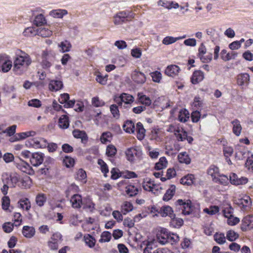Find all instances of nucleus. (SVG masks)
Masks as SVG:
<instances>
[{
	"mask_svg": "<svg viewBox=\"0 0 253 253\" xmlns=\"http://www.w3.org/2000/svg\"><path fill=\"white\" fill-rule=\"evenodd\" d=\"M30 56L21 51V54H17L13 63V71L17 75H22L31 63Z\"/></svg>",
	"mask_w": 253,
	"mask_h": 253,
	"instance_id": "1",
	"label": "nucleus"
},
{
	"mask_svg": "<svg viewBox=\"0 0 253 253\" xmlns=\"http://www.w3.org/2000/svg\"><path fill=\"white\" fill-rule=\"evenodd\" d=\"M134 16V14L130 10L121 11L113 17V22L116 25H122L130 20Z\"/></svg>",
	"mask_w": 253,
	"mask_h": 253,
	"instance_id": "2",
	"label": "nucleus"
},
{
	"mask_svg": "<svg viewBox=\"0 0 253 253\" xmlns=\"http://www.w3.org/2000/svg\"><path fill=\"white\" fill-rule=\"evenodd\" d=\"M41 66L44 69H48L53 64L55 57L53 54L47 51L42 52Z\"/></svg>",
	"mask_w": 253,
	"mask_h": 253,
	"instance_id": "3",
	"label": "nucleus"
},
{
	"mask_svg": "<svg viewBox=\"0 0 253 253\" xmlns=\"http://www.w3.org/2000/svg\"><path fill=\"white\" fill-rule=\"evenodd\" d=\"M21 180L20 176L16 172H11L9 174H6L5 177L3 176V181L10 187H15Z\"/></svg>",
	"mask_w": 253,
	"mask_h": 253,
	"instance_id": "4",
	"label": "nucleus"
},
{
	"mask_svg": "<svg viewBox=\"0 0 253 253\" xmlns=\"http://www.w3.org/2000/svg\"><path fill=\"white\" fill-rule=\"evenodd\" d=\"M62 242V235L57 232L54 233L47 242L49 248L52 251H56L58 249L59 245Z\"/></svg>",
	"mask_w": 253,
	"mask_h": 253,
	"instance_id": "5",
	"label": "nucleus"
},
{
	"mask_svg": "<svg viewBox=\"0 0 253 253\" xmlns=\"http://www.w3.org/2000/svg\"><path fill=\"white\" fill-rule=\"evenodd\" d=\"M126 159L133 162L136 158H139L142 155V151L136 147H130L127 148L125 152Z\"/></svg>",
	"mask_w": 253,
	"mask_h": 253,
	"instance_id": "6",
	"label": "nucleus"
},
{
	"mask_svg": "<svg viewBox=\"0 0 253 253\" xmlns=\"http://www.w3.org/2000/svg\"><path fill=\"white\" fill-rule=\"evenodd\" d=\"M206 52V47L204 43H202L198 48V53L197 55L200 60L203 63H209L212 58V55L211 53H210L207 55H205Z\"/></svg>",
	"mask_w": 253,
	"mask_h": 253,
	"instance_id": "7",
	"label": "nucleus"
},
{
	"mask_svg": "<svg viewBox=\"0 0 253 253\" xmlns=\"http://www.w3.org/2000/svg\"><path fill=\"white\" fill-rule=\"evenodd\" d=\"M175 204L176 206L181 207L180 208L182 210V213L184 215H189L192 212V209L191 206L190 201H188L186 203L182 200L179 199L176 201Z\"/></svg>",
	"mask_w": 253,
	"mask_h": 253,
	"instance_id": "8",
	"label": "nucleus"
},
{
	"mask_svg": "<svg viewBox=\"0 0 253 253\" xmlns=\"http://www.w3.org/2000/svg\"><path fill=\"white\" fill-rule=\"evenodd\" d=\"M44 157V154L41 152L33 153L31 157V164L34 167H38L42 163Z\"/></svg>",
	"mask_w": 253,
	"mask_h": 253,
	"instance_id": "9",
	"label": "nucleus"
},
{
	"mask_svg": "<svg viewBox=\"0 0 253 253\" xmlns=\"http://www.w3.org/2000/svg\"><path fill=\"white\" fill-rule=\"evenodd\" d=\"M180 183L187 185H196L199 183V179L194 175L188 174L181 178Z\"/></svg>",
	"mask_w": 253,
	"mask_h": 253,
	"instance_id": "10",
	"label": "nucleus"
},
{
	"mask_svg": "<svg viewBox=\"0 0 253 253\" xmlns=\"http://www.w3.org/2000/svg\"><path fill=\"white\" fill-rule=\"evenodd\" d=\"M242 222V231H245L253 228V215H249L244 217Z\"/></svg>",
	"mask_w": 253,
	"mask_h": 253,
	"instance_id": "11",
	"label": "nucleus"
},
{
	"mask_svg": "<svg viewBox=\"0 0 253 253\" xmlns=\"http://www.w3.org/2000/svg\"><path fill=\"white\" fill-rule=\"evenodd\" d=\"M132 80L137 84H144L146 80L145 74L137 70H134L131 74Z\"/></svg>",
	"mask_w": 253,
	"mask_h": 253,
	"instance_id": "12",
	"label": "nucleus"
},
{
	"mask_svg": "<svg viewBox=\"0 0 253 253\" xmlns=\"http://www.w3.org/2000/svg\"><path fill=\"white\" fill-rule=\"evenodd\" d=\"M252 202L249 196H245L238 200L237 204L243 211H247L250 208Z\"/></svg>",
	"mask_w": 253,
	"mask_h": 253,
	"instance_id": "13",
	"label": "nucleus"
},
{
	"mask_svg": "<svg viewBox=\"0 0 253 253\" xmlns=\"http://www.w3.org/2000/svg\"><path fill=\"white\" fill-rule=\"evenodd\" d=\"M158 213L162 217L169 216L171 219H174L175 217L172 209L169 206H163L160 209Z\"/></svg>",
	"mask_w": 253,
	"mask_h": 253,
	"instance_id": "14",
	"label": "nucleus"
},
{
	"mask_svg": "<svg viewBox=\"0 0 253 253\" xmlns=\"http://www.w3.org/2000/svg\"><path fill=\"white\" fill-rule=\"evenodd\" d=\"M229 179L231 183L235 185L245 184L248 181L247 178L245 177H239L238 175L234 173H232L230 174Z\"/></svg>",
	"mask_w": 253,
	"mask_h": 253,
	"instance_id": "15",
	"label": "nucleus"
},
{
	"mask_svg": "<svg viewBox=\"0 0 253 253\" xmlns=\"http://www.w3.org/2000/svg\"><path fill=\"white\" fill-rule=\"evenodd\" d=\"M70 202L73 208L80 209L83 204V199L81 195L74 194L71 197Z\"/></svg>",
	"mask_w": 253,
	"mask_h": 253,
	"instance_id": "16",
	"label": "nucleus"
},
{
	"mask_svg": "<svg viewBox=\"0 0 253 253\" xmlns=\"http://www.w3.org/2000/svg\"><path fill=\"white\" fill-rule=\"evenodd\" d=\"M204 79V74L201 70H196L194 71L191 78V82L196 84L201 82Z\"/></svg>",
	"mask_w": 253,
	"mask_h": 253,
	"instance_id": "17",
	"label": "nucleus"
},
{
	"mask_svg": "<svg viewBox=\"0 0 253 253\" xmlns=\"http://www.w3.org/2000/svg\"><path fill=\"white\" fill-rule=\"evenodd\" d=\"M237 53L232 51L230 52H227L226 49H223L220 53L221 58L224 61H228L231 59H234L237 56Z\"/></svg>",
	"mask_w": 253,
	"mask_h": 253,
	"instance_id": "18",
	"label": "nucleus"
},
{
	"mask_svg": "<svg viewBox=\"0 0 253 253\" xmlns=\"http://www.w3.org/2000/svg\"><path fill=\"white\" fill-rule=\"evenodd\" d=\"M63 86L62 82L57 80H51L48 85L49 90L52 91H57L61 89Z\"/></svg>",
	"mask_w": 253,
	"mask_h": 253,
	"instance_id": "19",
	"label": "nucleus"
},
{
	"mask_svg": "<svg viewBox=\"0 0 253 253\" xmlns=\"http://www.w3.org/2000/svg\"><path fill=\"white\" fill-rule=\"evenodd\" d=\"M180 70V68L176 65L168 66L165 70V74L169 77H173L176 76Z\"/></svg>",
	"mask_w": 253,
	"mask_h": 253,
	"instance_id": "20",
	"label": "nucleus"
},
{
	"mask_svg": "<svg viewBox=\"0 0 253 253\" xmlns=\"http://www.w3.org/2000/svg\"><path fill=\"white\" fill-rule=\"evenodd\" d=\"M169 232L166 229L162 230L157 235V241L162 245H165L169 242Z\"/></svg>",
	"mask_w": 253,
	"mask_h": 253,
	"instance_id": "21",
	"label": "nucleus"
},
{
	"mask_svg": "<svg viewBox=\"0 0 253 253\" xmlns=\"http://www.w3.org/2000/svg\"><path fill=\"white\" fill-rule=\"evenodd\" d=\"M247 150L245 146L238 145L236 147V157L238 160H243L246 157Z\"/></svg>",
	"mask_w": 253,
	"mask_h": 253,
	"instance_id": "22",
	"label": "nucleus"
},
{
	"mask_svg": "<svg viewBox=\"0 0 253 253\" xmlns=\"http://www.w3.org/2000/svg\"><path fill=\"white\" fill-rule=\"evenodd\" d=\"M52 28L50 26L49 29L47 28H40L37 29V34L42 37L46 38L52 35Z\"/></svg>",
	"mask_w": 253,
	"mask_h": 253,
	"instance_id": "23",
	"label": "nucleus"
},
{
	"mask_svg": "<svg viewBox=\"0 0 253 253\" xmlns=\"http://www.w3.org/2000/svg\"><path fill=\"white\" fill-rule=\"evenodd\" d=\"M82 206L86 211L92 212L95 209V204L90 199H84Z\"/></svg>",
	"mask_w": 253,
	"mask_h": 253,
	"instance_id": "24",
	"label": "nucleus"
},
{
	"mask_svg": "<svg viewBox=\"0 0 253 253\" xmlns=\"http://www.w3.org/2000/svg\"><path fill=\"white\" fill-rule=\"evenodd\" d=\"M84 241L86 246L89 248H93L95 247L96 240L92 236L89 234H84Z\"/></svg>",
	"mask_w": 253,
	"mask_h": 253,
	"instance_id": "25",
	"label": "nucleus"
},
{
	"mask_svg": "<svg viewBox=\"0 0 253 253\" xmlns=\"http://www.w3.org/2000/svg\"><path fill=\"white\" fill-rule=\"evenodd\" d=\"M22 234L26 238H31L35 234V229L33 226H24Z\"/></svg>",
	"mask_w": 253,
	"mask_h": 253,
	"instance_id": "26",
	"label": "nucleus"
},
{
	"mask_svg": "<svg viewBox=\"0 0 253 253\" xmlns=\"http://www.w3.org/2000/svg\"><path fill=\"white\" fill-rule=\"evenodd\" d=\"M250 81V76L247 73H242L237 77L238 84L243 86L245 84H248Z\"/></svg>",
	"mask_w": 253,
	"mask_h": 253,
	"instance_id": "27",
	"label": "nucleus"
},
{
	"mask_svg": "<svg viewBox=\"0 0 253 253\" xmlns=\"http://www.w3.org/2000/svg\"><path fill=\"white\" fill-rule=\"evenodd\" d=\"M80 188L78 186L74 183H72L67 187L65 191V194L66 197H69L71 195L77 194L79 192Z\"/></svg>",
	"mask_w": 253,
	"mask_h": 253,
	"instance_id": "28",
	"label": "nucleus"
},
{
	"mask_svg": "<svg viewBox=\"0 0 253 253\" xmlns=\"http://www.w3.org/2000/svg\"><path fill=\"white\" fill-rule=\"evenodd\" d=\"M16 167L22 171L28 173H30V171L32 169L31 166L27 163L23 161L16 163Z\"/></svg>",
	"mask_w": 253,
	"mask_h": 253,
	"instance_id": "29",
	"label": "nucleus"
},
{
	"mask_svg": "<svg viewBox=\"0 0 253 253\" xmlns=\"http://www.w3.org/2000/svg\"><path fill=\"white\" fill-rule=\"evenodd\" d=\"M138 100L141 104L145 106H149L151 104L152 101L150 98L142 93H138Z\"/></svg>",
	"mask_w": 253,
	"mask_h": 253,
	"instance_id": "30",
	"label": "nucleus"
},
{
	"mask_svg": "<svg viewBox=\"0 0 253 253\" xmlns=\"http://www.w3.org/2000/svg\"><path fill=\"white\" fill-rule=\"evenodd\" d=\"M32 184V181L30 177L28 176H26L23 178H21V180L19 183L18 184V186L21 188H29Z\"/></svg>",
	"mask_w": 253,
	"mask_h": 253,
	"instance_id": "31",
	"label": "nucleus"
},
{
	"mask_svg": "<svg viewBox=\"0 0 253 253\" xmlns=\"http://www.w3.org/2000/svg\"><path fill=\"white\" fill-rule=\"evenodd\" d=\"M175 192V186L174 185H170L169 188L167 190L166 193L164 195L163 200L165 201H168L173 196Z\"/></svg>",
	"mask_w": 253,
	"mask_h": 253,
	"instance_id": "32",
	"label": "nucleus"
},
{
	"mask_svg": "<svg viewBox=\"0 0 253 253\" xmlns=\"http://www.w3.org/2000/svg\"><path fill=\"white\" fill-rule=\"evenodd\" d=\"M190 114L185 109H182L179 112L178 120L180 122L185 123L189 119Z\"/></svg>",
	"mask_w": 253,
	"mask_h": 253,
	"instance_id": "33",
	"label": "nucleus"
},
{
	"mask_svg": "<svg viewBox=\"0 0 253 253\" xmlns=\"http://www.w3.org/2000/svg\"><path fill=\"white\" fill-rule=\"evenodd\" d=\"M187 132L181 127L179 126L178 129L176 131L174 135L179 141H183L185 140Z\"/></svg>",
	"mask_w": 253,
	"mask_h": 253,
	"instance_id": "34",
	"label": "nucleus"
},
{
	"mask_svg": "<svg viewBox=\"0 0 253 253\" xmlns=\"http://www.w3.org/2000/svg\"><path fill=\"white\" fill-rule=\"evenodd\" d=\"M208 174L211 175L212 180H214L217 176H219V170L218 167L214 165H211L208 169Z\"/></svg>",
	"mask_w": 253,
	"mask_h": 253,
	"instance_id": "35",
	"label": "nucleus"
},
{
	"mask_svg": "<svg viewBox=\"0 0 253 253\" xmlns=\"http://www.w3.org/2000/svg\"><path fill=\"white\" fill-rule=\"evenodd\" d=\"M67 13V11L65 9H58L51 10L49 12V15L54 18H61Z\"/></svg>",
	"mask_w": 253,
	"mask_h": 253,
	"instance_id": "36",
	"label": "nucleus"
},
{
	"mask_svg": "<svg viewBox=\"0 0 253 253\" xmlns=\"http://www.w3.org/2000/svg\"><path fill=\"white\" fill-rule=\"evenodd\" d=\"M123 127L124 130L128 133H134L135 130L134 123L132 121L127 120L125 123Z\"/></svg>",
	"mask_w": 253,
	"mask_h": 253,
	"instance_id": "37",
	"label": "nucleus"
},
{
	"mask_svg": "<svg viewBox=\"0 0 253 253\" xmlns=\"http://www.w3.org/2000/svg\"><path fill=\"white\" fill-rule=\"evenodd\" d=\"M120 98L122 99V101L125 103V105H131L134 101V98L132 95L126 93L121 94Z\"/></svg>",
	"mask_w": 253,
	"mask_h": 253,
	"instance_id": "38",
	"label": "nucleus"
},
{
	"mask_svg": "<svg viewBox=\"0 0 253 253\" xmlns=\"http://www.w3.org/2000/svg\"><path fill=\"white\" fill-rule=\"evenodd\" d=\"M135 130L137 133V138L140 140L142 139L145 136V129L141 123L138 122L136 124Z\"/></svg>",
	"mask_w": 253,
	"mask_h": 253,
	"instance_id": "39",
	"label": "nucleus"
},
{
	"mask_svg": "<svg viewBox=\"0 0 253 253\" xmlns=\"http://www.w3.org/2000/svg\"><path fill=\"white\" fill-rule=\"evenodd\" d=\"M233 125V132L237 136H239L242 130V126L239 120L236 119L231 122Z\"/></svg>",
	"mask_w": 253,
	"mask_h": 253,
	"instance_id": "40",
	"label": "nucleus"
},
{
	"mask_svg": "<svg viewBox=\"0 0 253 253\" xmlns=\"http://www.w3.org/2000/svg\"><path fill=\"white\" fill-rule=\"evenodd\" d=\"M58 125L60 128L66 129L69 126V118L66 115H62L58 121Z\"/></svg>",
	"mask_w": 253,
	"mask_h": 253,
	"instance_id": "41",
	"label": "nucleus"
},
{
	"mask_svg": "<svg viewBox=\"0 0 253 253\" xmlns=\"http://www.w3.org/2000/svg\"><path fill=\"white\" fill-rule=\"evenodd\" d=\"M168 161L165 157H161L159 162L155 164V169L156 170H161L167 167Z\"/></svg>",
	"mask_w": 253,
	"mask_h": 253,
	"instance_id": "42",
	"label": "nucleus"
},
{
	"mask_svg": "<svg viewBox=\"0 0 253 253\" xmlns=\"http://www.w3.org/2000/svg\"><path fill=\"white\" fill-rule=\"evenodd\" d=\"M34 24L37 26H41L46 23V20L44 15L40 14L35 16Z\"/></svg>",
	"mask_w": 253,
	"mask_h": 253,
	"instance_id": "43",
	"label": "nucleus"
},
{
	"mask_svg": "<svg viewBox=\"0 0 253 253\" xmlns=\"http://www.w3.org/2000/svg\"><path fill=\"white\" fill-rule=\"evenodd\" d=\"M178 159L180 163H184L188 165L191 162V159L185 152L180 153L178 155Z\"/></svg>",
	"mask_w": 253,
	"mask_h": 253,
	"instance_id": "44",
	"label": "nucleus"
},
{
	"mask_svg": "<svg viewBox=\"0 0 253 253\" xmlns=\"http://www.w3.org/2000/svg\"><path fill=\"white\" fill-rule=\"evenodd\" d=\"M73 135L76 138H80L82 141L86 140L87 139V135L84 131L79 129H75L73 131Z\"/></svg>",
	"mask_w": 253,
	"mask_h": 253,
	"instance_id": "45",
	"label": "nucleus"
},
{
	"mask_svg": "<svg viewBox=\"0 0 253 253\" xmlns=\"http://www.w3.org/2000/svg\"><path fill=\"white\" fill-rule=\"evenodd\" d=\"M126 192L130 197L135 196L138 192V189L133 185H129L126 187Z\"/></svg>",
	"mask_w": 253,
	"mask_h": 253,
	"instance_id": "46",
	"label": "nucleus"
},
{
	"mask_svg": "<svg viewBox=\"0 0 253 253\" xmlns=\"http://www.w3.org/2000/svg\"><path fill=\"white\" fill-rule=\"evenodd\" d=\"M110 111L113 117L116 119H119L120 117V111L117 104H112L110 106Z\"/></svg>",
	"mask_w": 253,
	"mask_h": 253,
	"instance_id": "47",
	"label": "nucleus"
},
{
	"mask_svg": "<svg viewBox=\"0 0 253 253\" xmlns=\"http://www.w3.org/2000/svg\"><path fill=\"white\" fill-rule=\"evenodd\" d=\"M229 179L228 177L223 174H219V176H217V177L213 180V181L216 183H219L221 184L226 185L228 183Z\"/></svg>",
	"mask_w": 253,
	"mask_h": 253,
	"instance_id": "48",
	"label": "nucleus"
},
{
	"mask_svg": "<svg viewBox=\"0 0 253 253\" xmlns=\"http://www.w3.org/2000/svg\"><path fill=\"white\" fill-rule=\"evenodd\" d=\"M122 212L124 214H126L133 210V206L132 204L128 202H126L122 206Z\"/></svg>",
	"mask_w": 253,
	"mask_h": 253,
	"instance_id": "49",
	"label": "nucleus"
},
{
	"mask_svg": "<svg viewBox=\"0 0 253 253\" xmlns=\"http://www.w3.org/2000/svg\"><path fill=\"white\" fill-rule=\"evenodd\" d=\"M18 204L20 208L23 209H25L26 211H28L31 208L30 202L27 198L21 199L19 201Z\"/></svg>",
	"mask_w": 253,
	"mask_h": 253,
	"instance_id": "50",
	"label": "nucleus"
},
{
	"mask_svg": "<svg viewBox=\"0 0 253 253\" xmlns=\"http://www.w3.org/2000/svg\"><path fill=\"white\" fill-rule=\"evenodd\" d=\"M153 182L154 181L149 178H145L142 184L143 189L146 191L150 192Z\"/></svg>",
	"mask_w": 253,
	"mask_h": 253,
	"instance_id": "51",
	"label": "nucleus"
},
{
	"mask_svg": "<svg viewBox=\"0 0 253 253\" xmlns=\"http://www.w3.org/2000/svg\"><path fill=\"white\" fill-rule=\"evenodd\" d=\"M46 200V197L44 194H39L36 198V203L40 207L43 206Z\"/></svg>",
	"mask_w": 253,
	"mask_h": 253,
	"instance_id": "52",
	"label": "nucleus"
},
{
	"mask_svg": "<svg viewBox=\"0 0 253 253\" xmlns=\"http://www.w3.org/2000/svg\"><path fill=\"white\" fill-rule=\"evenodd\" d=\"M111 238V234L108 231H104L101 235V238L99 240L100 243L108 242Z\"/></svg>",
	"mask_w": 253,
	"mask_h": 253,
	"instance_id": "53",
	"label": "nucleus"
},
{
	"mask_svg": "<svg viewBox=\"0 0 253 253\" xmlns=\"http://www.w3.org/2000/svg\"><path fill=\"white\" fill-rule=\"evenodd\" d=\"M101 167V170L104 173L105 177H107V173L109 172V169L107 164L102 159H99L97 162Z\"/></svg>",
	"mask_w": 253,
	"mask_h": 253,
	"instance_id": "54",
	"label": "nucleus"
},
{
	"mask_svg": "<svg viewBox=\"0 0 253 253\" xmlns=\"http://www.w3.org/2000/svg\"><path fill=\"white\" fill-rule=\"evenodd\" d=\"M150 75L154 82L158 83H160L162 78V74L160 72L156 71L151 73Z\"/></svg>",
	"mask_w": 253,
	"mask_h": 253,
	"instance_id": "55",
	"label": "nucleus"
},
{
	"mask_svg": "<svg viewBox=\"0 0 253 253\" xmlns=\"http://www.w3.org/2000/svg\"><path fill=\"white\" fill-rule=\"evenodd\" d=\"M214 240L219 244H223L226 242V238L223 233H216L214 235Z\"/></svg>",
	"mask_w": 253,
	"mask_h": 253,
	"instance_id": "56",
	"label": "nucleus"
},
{
	"mask_svg": "<svg viewBox=\"0 0 253 253\" xmlns=\"http://www.w3.org/2000/svg\"><path fill=\"white\" fill-rule=\"evenodd\" d=\"M204 211L210 215H214L219 211V208L217 206H211L209 208H205Z\"/></svg>",
	"mask_w": 253,
	"mask_h": 253,
	"instance_id": "57",
	"label": "nucleus"
},
{
	"mask_svg": "<svg viewBox=\"0 0 253 253\" xmlns=\"http://www.w3.org/2000/svg\"><path fill=\"white\" fill-rule=\"evenodd\" d=\"M12 67V61H7L0 65V71L3 73H6L9 71Z\"/></svg>",
	"mask_w": 253,
	"mask_h": 253,
	"instance_id": "58",
	"label": "nucleus"
},
{
	"mask_svg": "<svg viewBox=\"0 0 253 253\" xmlns=\"http://www.w3.org/2000/svg\"><path fill=\"white\" fill-rule=\"evenodd\" d=\"M222 212L225 217L228 219L233 216V209L230 206H228L223 209Z\"/></svg>",
	"mask_w": 253,
	"mask_h": 253,
	"instance_id": "59",
	"label": "nucleus"
},
{
	"mask_svg": "<svg viewBox=\"0 0 253 253\" xmlns=\"http://www.w3.org/2000/svg\"><path fill=\"white\" fill-rule=\"evenodd\" d=\"M117 152L116 147L112 145H108L106 148V154L108 157H114Z\"/></svg>",
	"mask_w": 253,
	"mask_h": 253,
	"instance_id": "60",
	"label": "nucleus"
},
{
	"mask_svg": "<svg viewBox=\"0 0 253 253\" xmlns=\"http://www.w3.org/2000/svg\"><path fill=\"white\" fill-rule=\"evenodd\" d=\"M239 237V235L233 230H229L226 233V238L229 241L232 242Z\"/></svg>",
	"mask_w": 253,
	"mask_h": 253,
	"instance_id": "61",
	"label": "nucleus"
},
{
	"mask_svg": "<svg viewBox=\"0 0 253 253\" xmlns=\"http://www.w3.org/2000/svg\"><path fill=\"white\" fill-rule=\"evenodd\" d=\"M169 242L171 244L176 243L179 240L178 235L176 234L169 232L168 233Z\"/></svg>",
	"mask_w": 253,
	"mask_h": 253,
	"instance_id": "62",
	"label": "nucleus"
},
{
	"mask_svg": "<svg viewBox=\"0 0 253 253\" xmlns=\"http://www.w3.org/2000/svg\"><path fill=\"white\" fill-rule=\"evenodd\" d=\"M63 163L67 168H70L74 166L75 164L74 159L69 156H65L63 159Z\"/></svg>",
	"mask_w": 253,
	"mask_h": 253,
	"instance_id": "63",
	"label": "nucleus"
},
{
	"mask_svg": "<svg viewBox=\"0 0 253 253\" xmlns=\"http://www.w3.org/2000/svg\"><path fill=\"white\" fill-rule=\"evenodd\" d=\"M61 50L63 52H68L70 50L71 47L70 43L67 41L62 42L59 44Z\"/></svg>",
	"mask_w": 253,
	"mask_h": 253,
	"instance_id": "64",
	"label": "nucleus"
}]
</instances>
